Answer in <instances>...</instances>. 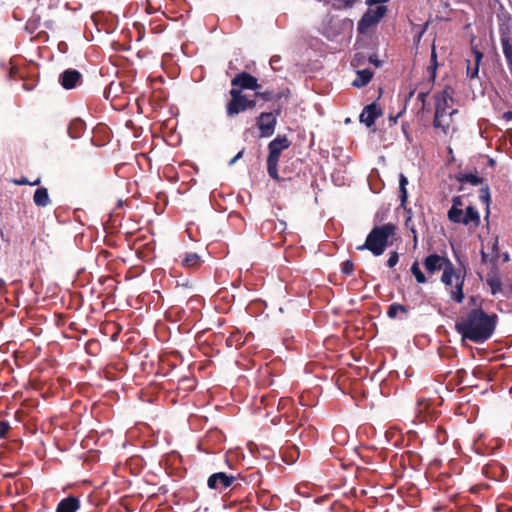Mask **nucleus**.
I'll return each mask as SVG.
<instances>
[{
  "mask_svg": "<svg viewBox=\"0 0 512 512\" xmlns=\"http://www.w3.org/2000/svg\"><path fill=\"white\" fill-rule=\"evenodd\" d=\"M498 316L487 314L482 308H473L455 322V330L462 341L482 344L490 339L496 329Z\"/></svg>",
  "mask_w": 512,
  "mask_h": 512,
  "instance_id": "obj_1",
  "label": "nucleus"
},
{
  "mask_svg": "<svg viewBox=\"0 0 512 512\" xmlns=\"http://www.w3.org/2000/svg\"><path fill=\"white\" fill-rule=\"evenodd\" d=\"M435 114L433 119V126L442 130L444 134H448L450 130L455 131L453 124V115L458 113L457 109L450 108V103L453 102V89L446 86L441 92L435 94Z\"/></svg>",
  "mask_w": 512,
  "mask_h": 512,
  "instance_id": "obj_2",
  "label": "nucleus"
},
{
  "mask_svg": "<svg viewBox=\"0 0 512 512\" xmlns=\"http://www.w3.org/2000/svg\"><path fill=\"white\" fill-rule=\"evenodd\" d=\"M395 232L396 226L391 222L374 226L368 233L364 244L358 246L357 250H368L374 256H380L392 243L390 238L395 235Z\"/></svg>",
  "mask_w": 512,
  "mask_h": 512,
  "instance_id": "obj_3",
  "label": "nucleus"
},
{
  "mask_svg": "<svg viewBox=\"0 0 512 512\" xmlns=\"http://www.w3.org/2000/svg\"><path fill=\"white\" fill-rule=\"evenodd\" d=\"M291 146V141L286 135H278L268 144L267 172L275 181L283 180L278 174V162L282 151Z\"/></svg>",
  "mask_w": 512,
  "mask_h": 512,
  "instance_id": "obj_4",
  "label": "nucleus"
},
{
  "mask_svg": "<svg viewBox=\"0 0 512 512\" xmlns=\"http://www.w3.org/2000/svg\"><path fill=\"white\" fill-rule=\"evenodd\" d=\"M454 278L456 280V285H455V290L451 291V298L455 302L460 304L463 302V299H464V293H463L464 278L463 277L461 278L460 275L456 274L453 264L450 261H447L443 268V274L441 277V281L446 286H452Z\"/></svg>",
  "mask_w": 512,
  "mask_h": 512,
  "instance_id": "obj_5",
  "label": "nucleus"
},
{
  "mask_svg": "<svg viewBox=\"0 0 512 512\" xmlns=\"http://www.w3.org/2000/svg\"><path fill=\"white\" fill-rule=\"evenodd\" d=\"M281 114V108H277L271 112H262L256 118V126L259 130L260 137L268 138L275 133L277 118Z\"/></svg>",
  "mask_w": 512,
  "mask_h": 512,
  "instance_id": "obj_6",
  "label": "nucleus"
},
{
  "mask_svg": "<svg viewBox=\"0 0 512 512\" xmlns=\"http://www.w3.org/2000/svg\"><path fill=\"white\" fill-rule=\"evenodd\" d=\"M499 35L502 51L509 71L512 74V19H507L499 23Z\"/></svg>",
  "mask_w": 512,
  "mask_h": 512,
  "instance_id": "obj_7",
  "label": "nucleus"
},
{
  "mask_svg": "<svg viewBox=\"0 0 512 512\" xmlns=\"http://www.w3.org/2000/svg\"><path fill=\"white\" fill-rule=\"evenodd\" d=\"M387 7L384 5L378 6L376 9H369L361 17L357 24L359 33H365L370 27L376 25L386 14Z\"/></svg>",
  "mask_w": 512,
  "mask_h": 512,
  "instance_id": "obj_8",
  "label": "nucleus"
},
{
  "mask_svg": "<svg viewBox=\"0 0 512 512\" xmlns=\"http://www.w3.org/2000/svg\"><path fill=\"white\" fill-rule=\"evenodd\" d=\"M229 95L231 98L226 104V115L233 118L246 111L247 95L239 92L238 89H230Z\"/></svg>",
  "mask_w": 512,
  "mask_h": 512,
  "instance_id": "obj_9",
  "label": "nucleus"
},
{
  "mask_svg": "<svg viewBox=\"0 0 512 512\" xmlns=\"http://www.w3.org/2000/svg\"><path fill=\"white\" fill-rule=\"evenodd\" d=\"M231 89H238L239 92L243 93V90L261 89V85L258 83V79L248 72H240L231 80Z\"/></svg>",
  "mask_w": 512,
  "mask_h": 512,
  "instance_id": "obj_10",
  "label": "nucleus"
},
{
  "mask_svg": "<svg viewBox=\"0 0 512 512\" xmlns=\"http://www.w3.org/2000/svg\"><path fill=\"white\" fill-rule=\"evenodd\" d=\"M237 481V477L228 475L225 472H217L209 476L207 485L210 489L222 492L227 488H235L234 483Z\"/></svg>",
  "mask_w": 512,
  "mask_h": 512,
  "instance_id": "obj_11",
  "label": "nucleus"
},
{
  "mask_svg": "<svg viewBox=\"0 0 512 512\" xmlns=\"http://www.w3.org/2000/svg\"><path fill=\"white\" fill-rule=\"evenodd\" d=\"M82 81V74L73 68L66 69L59 75V83L66 90L76 88L82 84Z\"/></svg>",
  "mask_w": 512,
  "mask_h": 512,
  "instance_id": "obj_12",
  "label": "nucleus"
},
{
  "mask_svg": "<svg viewBox=\"0 0 512 512\" xmlns=\"http://www.w3.org/2000/svg\"><path fill=\"white\" fill-rule=\"evenodd\" d=\"M382 115V110L376 102H373L364 107L362 113L360 114L359 120L361 123H364L367 127H371L374 125L377 118Z\"/></svg>",
  "mask_w": 512,
  "mask_h": 512,
  "instance_id": "obj_13",
  "label": "nucleus"
},
{
  "mask_svg": "<svg viewBox=\"0 0 512 512\" xmlns=\"http://www.w3.org/2000/svg\"><path fill=\"white\" fill-rule=\"evenodd\" d=\"M462 206L463 200L461 196H455L452 198V206L447 213V217L450 222L455 224L462 223V219L464 218V214L461 209Z\"/></svg>",
  "mask_w": 512,
  "mask_h": 512,
  "instance_id": "obj_14",
  "label": "nucleus"
},
{
  "mask_svg": "<svg viewBox=\"0 0 512 512\" xmlns=\"http://www.w3.org/2000/svg\"><path fill=\"white\" fill-rule=\"evenodd\" d=\"M447 261L449 260L441 257L438 254H431L425 258L423 264L426 271L430 274H433L443 269Z\"/></svg>",
  "mask_w": 512,
  "mask_h": 512,
  "instance_id": "obj_15",
  "label": "nucleus"
},
{
  "mask_svg": "<svg viewBox=\"0 0 512 512\" xmlns=\"http://www.w3.org/2000/svg\"><path fill=\"white\" fill-rule=\"evenodd\" d=\"M486 284L490 287L492 295L502 293L505 297H509L508 290H503L502 281L496 273H489L487 275Z\"/></svg>",
  "mask_w": 512,
  "mask_h": 512,
  "instance_id": "obj_16",
  "label": "nucleus"
},
{
  "mask_svg": "<svg viewBox=\"0 0 512 512\" xmlns=\"http://www.w3.org/2000/svg\"><path fill=\"white\" fill-rule=\"evenodd\" d=\"M79 507V499L75 496H68L58 503L56 512H76Z\"/></svg>",
  "mask_w": 512,
  "mask_h": 512,
  "instance_id": "obj_17",
  "label": "nucleus"
},
{
  "mask_svg": "<svg viewBox=\"0 0 512 512\" xmlns=\"http://www.w3.org/2000/svg\"><path fill=\"white\" fill-rule=\"evenodd\" d=\"M472 53L475 57V65L474 67H471L470 65V61L467 60V77L470 78V79H474L476 77H478V73H479V66H480V63L483 59V53L480 52L479 50H477L476 48L472 47Z\"/></svg>",
  "mask_w": 512,
  "mask_h": 512,
  "instance_id": "obj_18",
  "label": "nucleus"
},
{
  "mask_svg": "<svg viewBox=\"0 0 512 512\" xmlns=\"http://www.w3.org/2000/svg\"><path fill=\"white\" fill-rule=\"evenodd\" d=\"M463 225H472L473 227H478L480 224V215L477 209L474 206H468L464 213V218L462 219Z\"/></svg>",
  "mask_w": 512,
  "mask_h": 512,
  "instance_id": "obj_19",
  "label": "nucleus"
},
{
  "mask_svg": "<svg viewBox=\"0 0 512 512\" xmlns=\"http://www.w3.org/2000/svg\"><path fill=\"white\" fill-rule=\"evenodd\" d=\"M372 77L373 72L370 69L358 70L356 72V78L352 82V86L362 88L371 81Z\"/></svg>",
  "mask_w": 512,
  "mask_h": 512,
  "instance_id": "obj_20",
  "label": "nucleus"
},
{
  "mask_svg": "<svg viewBox=\"0 0 512 512\" xmlns=\"http://www.w3.org/2000/svg\"><path fill=\"white\" fill-rule=\"evenodd\" d=\"M85 130V123L83 120L76 118L73 119L68 126V134L72 139H78L81 137Z\"/></svg>",
  "mask_w": 512,
  "mask_h": 512,
  "instance_id": "obj_21",
  "label": "nucleus"
},
{
  "mask_svg": "<svg viewBox=\"0 0 512 512\" xmlns=\"http://www.w3.org/2000/svg\"><path fill=\"white\" fill-rule=\"evenodd\" d=\"M33 201L38 207H46L50 204L48 189L45 187L37 188L33 195Z\"/></svg>",
  "mask_w": 512,
  "mask_h": 512,
  "instance_id": "obj_22",
  "label": "nucleus"
},
{
  "mask_svg": "<svg viewBox=\"0 0 512 512\" xmlns=\"http://www.w3.org/2000/svg\"><path fill=\"white\" fill-rule=\"evenodd\" d=\"M201 263V258L197 253H187L182 260V266L189 269L198 268Z\"/></svg>",
  "mask_w": 512,
  "mask_h": 512,
  "instance_id": "obj_23",
  "label": "nucleus"
},
{
  "mask_svg": "<svg viewBox=\"0 0 512 512\" xmlns=\"http://www.w3.org/2000/svg\"><path fill=\"white\" fill-rule=\"evenodd\" d=\"M408 185V179L404 174L399 176V193H400V207L405 208L408 199V191L406 186Z\"/></svg>",
  "mask_w": 512,
  "mask_h": 512,
  "instance_id": "obj_24",
  "label": "nucleus"
},
{
  "mask_svg": "<svg viewBox=\"0 0 512 512\" xmlns=\"http://www.w3.org/2000/svg\"><path fill=\"white\" fill-rule=\"evenodd\" d=\"M457 180L460 183H469L473 186L482 184L484 181V179L482 177H479L477 174H473V173L459 174L457 176Z\"/></svg>",
  "mask_w": 512,
  "mask_h": 512,
  "instance_id": "obj_25",
  "label": "nucleus"
},
{
  "mask_svg": "<svg viewBox=\"0 0 512 512\" xmlns=\"http://www.w3.org/2000/svg\"><path fill=\"white\" fill-rule=\"evenodd\" d=\"M244 343L243 336L239 331H233L226 339V345L229 348L238 349Z\"/></svg>",
  "mask_w": 512,
  "mask_h": 512,
  "instance_id": "obj_26",
  "label": "nucleus"
},
{
  "mask_svg": "<svg viewBox=\"0 0 512 512\" xmlns=\"http://www.w3.org/2000/svg\"><path fill=\"white\" fill-rule=\"evenodd\" d=\"M281 97H282V94L274 93L271 90L261 91L260 89H257V91H255V98H260L266 102H269L272 100H279V99H281Z\"/></svg>",
  "mask_w": 512,
  "mask_h": 512,
  "instance_id": "obj_27",
  "label": "nucleus"
},
{
  "mask_svg": "<svg viewBox=\"0 0 512 512\" xmlns=\"http://www.w3.org/2000/svg\"><path fill=\"white\" fill-rule=\"evenodd\" d=\"M283 460L288 463H294L299 457V450L296 446L288 447L282 452Z\"/></svg>",
  "mask_w": 512,
  "mask_h": 512,
  "instance_id": "obj_28",
  "label": "nucleus"
},
{
  "mask_svg": "<svg viewBox=\"0 0 512 512\" xmlns=\"http://www.w3.org/2000/svg\"><path fill=\"white\" fill-rule=\"evenodd\" d=\"M401 312L403 314L408 313V308L405 305L399 303H393L388 307L387 316L391 319L396 318L397 314Z\"/></svg>",
  "mask_w": 512,
  "mask_h": 512,
  "instance_id": "obj_29",
  "label": "nucleus"
},
{
  "mask_svg": "<svg viewBox=\"0 0 512 512\" xmlns=\"http://www.w3.org/2000/svg\"><path fill=\"white\" fill-rule=\"evenodd\" d=\"M411 273L414 275L417 283L423 284L427 281L424 273L421 271L419 267V263L415 261L411 266Z\"/></svg>",
  "mask_w": 512,
  "mask_h": 512,
  "instance_id": "obj_30",
  "label": "nucleus"
},
{
  "mask_svg": "<svg viewBox=\"0 0 512 512\" xmlns=\"http://www.w3.org/2000/svg\"><path fill=\"white\" fill-rule=\"evenodd\" d=\"M490 189L488 185H485L484 187L480 188L479 190V200L486 204L487 206V215L489 214V203H490Z\"/></svg>",
  "mask_w": 512,
  "mask_h": 512,
  "instance_id": "obj_31",
  "label": "nucleus"
},
{
  "mask_svg": "<svg viewBox=\"0 0 512 512\" xmlns=\"http://www.w3.org/2000/svg\"><path fill=\"white\" fill-rule=\"evenodd\" d=\"M404 209L408 214V216L405 220V227L411 231V233L413 234L414 242L416 243L417 242V231H416L414 222L412 220V211H411V209H407L406 207Z\"/></svg>",
  "mask_w": 512,
  "mask_h": 512,
  "instance_id": "obj_32",
  "label": "nucleus"
},
{
  "mask_svg": "<svg viewBox=\"0 0 512 512\" xmlns=\"http://www.w3.org/2000/svg\"><path fill=\"white\" fill-rule=\"evenodd\" d=\"M257 496H258L259 503L264 508H268V506L270 505L271 500H272V496L270 495L269 491L261 490L260 492H258Z\"/></svg>",
  "mask_w": 512,
  "mask_h": 512,
  "instance_id": "obj_33",
  "label": "nucleus"
},
{
  "mask_svg": "<svg viewBox=\"0 0 512 512\" xmlns=\"http://www.w3.org/2000/svg\"><path fill=\"white\" fill-rule=\"evenodd\" d=\"M336 9H351L359 0H333Z\"/></svg>",
  "mask_w": 512,
  "mask_h": 512,
  "instance_id": "obj_34",
  "label": "nucleus"
},
{
  "mask_svg": "<svg viewBox=\"0 0 512 512\" xmlns=\"http://www.w3.org/2000/svg\"><path fill=\"white\" fill-rule=\"evenodd\" d=\"M341 271L345 275H348V276L351 275L353 273V271H354V263L351 260H346L342 264Z\"/></svg>",
  "mask_w": 512,
  "mask_h": 512,
  "instance_id": "obj_35",
  "label": "nucleus"
},
{
  "mask_svg": "<svg viewBox=\"0 0 512 512\" xmlns=\"http://www.w3.org/2000/svg\"><path fill=\"white\" fill-rule=\"evenodd\" d=\"M399 261V254L396 251H391L389 253V258L387 260V266L393 268Z\"/></svg>",
  "mask_w": 512,
  "mask_h": 512,
  "instance_id": "obj_36",
  "label": "nucleus"
},
{
  "mask_svg": "<svg viewBox=\"0 0 512 512\" xmlns=\"http://www.w3.org/2000/svg\"><path fill=\"white\" fill-rule=\"evenodd\" d=\"M429 95V92H419L417 95V100L421 102V109L420 111L424 112L426 111V100Z\"/></svg>",
  "mask_w": 512,
  "mask_h": 512,
  "instance_id": "obj_37",
  "label": "nucleus"
},
{
  "mask_svg": "<svg viewBox=\"0 0 512 512\" xmlns=\"http://www.w3.org/2000/svg\"><path fill=\"white\" fill-rule=\"evenodd\" d=\"M11 426L9 422L7 421H0V439H3L6 437L7 433L9 432Z\"/></svg>",
  "mask_w": 512,
  "mask_h": 512,
  "instance_id": "obj_38",
  "label": "nucleus"
},
{
  "mask_svg": "<svg viewBox=\"0 0 512 512\" xmlns=\"http://www.w3.org/2000/svg\"><path fill=\"white\" fill-rule=\"evenodd\" d=\"M257 98H248L246 99V111L247 110H252L254 109L256 106H257V101H256Z\"/></svg>",
  "mask_w": 512,
  "mask_h": 512,
  "instance_id": "obj_39",
  "label": "nucleus"
},
{
  "mask_svg": "<svg viewBox=\"0 0 512 512\" xmlns=\"http://www.w3.org/2000/svg\"><path fill=\"white\" fill-rule=\"evenodd\" d=\"M437 68H438V65H429L427 70H428V73L432 79V81L434 82L435 81V78H436V71H437Z\"/></svg>",
  "mask_w": 512,
  "mask_h": 512,
  "instance_id": "obj_40",
  "label": "nucleus"
},
{
  "mask_svg": "<svg viewBox=\"0 0 512 512\" xmlns=\"http://www.w3.org/2000/svg\"><path fill=\"white\" fill-rule=\"evenodd\" d=\"M498 251H499V248H498V238H495L494 241H493V244H492V256H493V258L497 259Z\"/></svg>",
  "mask_w": 512,
  "mask_h": 512,
  "instance_id": "obj_41",
  "label": "nucleus"
},
{
  "mask_svg": "<svg viewBox=\"0 0 512 512\" xmlns=\"http://www.w3.org/2000/svg\"><path fill=\"white\" fill-rule=\"evenodd\" d=\"M369 62L376 67H380L382 65V62L378 59L376 54L369 56Z\"/></svg>",
  "mask_w": 512,
  "mask_h": 512,
  "instance_id": "obj_42",
  "label": "nucleus"
},
{
  "mask_svg": "<svg viewBox=\"0 0 512 512\" xmlns=\"http://www.w3.org/2000/svg\"><path fill=\"white\" fill-rule=\"evenodd\" d=\"M495 258H489V254L486 253L483 249L481 250V261L482 263L492 262Z\"/></svg>",
  "mask_w": 512,
  "mask_h": 512,
  "instance_id": "obj_43",
  "label": "nucleus"
},
{
  "mask_svg": "<svg viewBox=\"0 0 512 512\" xmlns=\"http://www.w3.org/2000/svg\"><path fill=\"white\" fill-rule=\"evenodd\" d=\"M430 64L431 65H438V62H437V53H436V50H435V46L432 47V51H431V58H430Z\"/></svg>",
  "mask_w": 512,
  "mask_h": 512,
  "instance_id": "obj_44",
  "label": "nucleus"
},
{
  "mask_svg": "<svg viewBox=\"0 0 512 512\" xmlns=\"http://www.w3.org/2000/svg\"><path fill=\"white\" fill-rule=\"evenodd\" d=\"M26 29L29 30L31 33L34 32V30L36 29V23L35 21H31L29 20L26 24Z\"/></svg>",
  "mask_w": 512,
  "mask_h": 512,
  "instance_id": "obj_45",
  "label": "nucleus"
},
{
  "mask_svg": "<svg viewBox=\"0 0 512 512\" xmlns=\"http://www.w3.org/2000/svg\"><path fill=\"white\" fill-rule=\"evenodd\" d=\"M244 154V150H241L240 152L237 153V155L235 157H233L230 161H229V165H233L237 160H239Z\"/></svg>",
  "mask_w": 512,
  "mask_h": 512,
  "instance_id": "obj_46",
  "label": "nucleus"
},
{
  "mask_svg": "<svg viewBox=\"0 0 512 512\" xmlns=\"http://www.w3.org/2000/svg\"><path fill=\"white\" fill-rule=\"evenodd\" d=\"M498 512H504V511H511V508L507 507L506 505H498L497 507Z\"/></svg>",
  "mask_w": 512,
  "mask_h": 512,
  "instance_id": "obj_47",
  "label": "nucleus"
},
{
  "mask_svg": "<svg viewBox=\"0 0 512 512\" xmlns=\"http://www.w3.org/2000/svg\"><path fill=\"white\" fill-rule=\"evenodd\" d=\"M503 118L507 121L512 120V111H507L503 114Z\"/></svg>",
  "mask_w": 512,
  "mask_h": 512,
  "instance_id": "obj_48",
  "label": "nucleus"
},
{
  "mask_svg": "<svg viewBox=\"0 0 512 512\" xmlns=\"http://www.w3.org/2000/svg\"><path fill=\"white\" fill-rule=\"evenodd\" d=\"M502 259L504 262H508L510 260L509 254L507 252L503 253Z\"/></svg>",
  "mask_w": 512,
  "mask_h": 512,
  "instance_id": "obj_49",
  "label": "nucleus"
},
{
  "mask_svg": "<svg viewBox=\"0 0 512 512\" xmlns=\"http://www.w3.org/2000/svg\"><path fill=\"white\" fill-rule=\"evenodd\" d=\"M277 61H279V58L276 57V56H273L270 60V64L273 65L274 63H277Z\"/></svg>",
  "mask_w": 512,
  "mask_h": 512,
  "instance_id": "obj_50",
  "label": "nucleus"
},
{
  "mask_svg": "<svg viewBox=\"0 0 512 512\" xmlns=\"http://www.w3.org/2000/svg\"><path fill=\"white\" fill-rule=\"evenodd\" d=\"M414 93H415V90L410 91V93H409V95L407 97V101L410 100L413 97Z\"/></svg>",
  "mask_w": 512,
  "mask_h": 512,
  "instance_id": "obj_51",
  "label": "nucleus"
},
{
  "mask_svg": "<svg viewBox=\"0 0 512 512\" xmlns=\"http://www.w3.org/2000/svg\"><path fill=\"white\" fill-rule=\"evenodd\" d=\"M401 114H402V112H400V113H399V114H398V115L393 119V120H394V122H396V121H397V118H398L399 116H401Z\"/></svg>",
  "mask_w": 512,
  "mask_h": 512,
  "instance_id": "obj_52",
  "label": "nucleus"
},
{
  "mask_svg": "<svg viewBox=\"0 0 512 512\" xmlns=\"http://www.w3.org/2000/svg\"><path fill=\"white\" fill-rule=\"evenodd\" d=\"M507 290H508V293H509V292H512V285H510V286L507 288Z\"/></svg>",
  "mask_w": 512,
  "mask_h": 512,
  "instance_id": "obj_53",
  "label": "nucleus"
},
{
  "mask_svg": "<svg viewBox=\"0 0 512 512\" xmlns=\"http://www.w3.org/2000/svg\"><path fill=\"white\" fill-rule=\"evenodd\" d=\"M39 182H40V180L38 179L34 183H32V185H37Z\"/></svg>",
  "mask_w": 512,
  "mask_h": 512,
  "instance_id": "obj_54",
  "label": "nucleus"
},
{
  "mask_svg": "<svg viewBox=\"0 0 512 512\" xmlns=\"http://www.w3.org/2000/svg\"><path fill=\"white\" fill-rule=\"evenodd\" d=\"M281 226H282V228L284 229V228H285V223H284V222H281Z\"/></svg>",
  "mask_w": 512,
  "mask_h": 512,
  "instance_id": "obj_55",
  "label": "nucleus"
}]
</instances>
